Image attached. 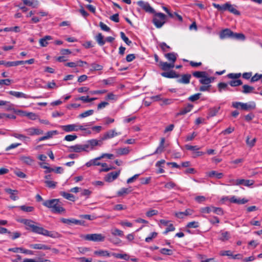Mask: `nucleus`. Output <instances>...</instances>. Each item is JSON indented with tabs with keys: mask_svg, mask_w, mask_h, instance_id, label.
Instances as JSON below:
<instances>
[{
	"mask_svg": "<svg viewBox=\"0 0 262 262\" xmlns=\"http://www.w3.org/2000/svg\"><path fill=\"white\" fill-rule=\"evenodd\" d=\"M93 113L94 110H90L79 114L78 117L80 118H83L92 115Z\"/></svg>",
	"mask_w": 262,
	"mask_h": 262,
	"instance_id": "nucleus-44",
	"label": "nucleus"
},
{
	"mask_svg": "<svg viewBox=\"0 0 262 262\" xmlns=\"http://www.w3.org/2000/svg\"><path fill=\"white\" fill-rule=\"evenodd\" d=\"M229 84L230 86L234 87V86H237L242 85L243 84V82H242V80H241L239 79H235V80H231L229 82Z\"/></svg>",
	"mask_w": 262,
	"mask_h": 262,
	"instance_id": "nucleus-46",
	"label": "nucleus"
},
{
	"mask_svg": "<svg viewBox=\"0 0 262 262\" xmlns=\"http://www.w3.org/2000/svg\"><path fill=\"white\" fill-rule=\"evenodd\" d=\"M85 144L89 145V147H90L91 149L92 150L94 149L95 146L98 145V140L96 139H91L88 141V144Z\"/></svg>",
	"mask_w": 262,
	"mask_h": 262,
	"instance_id": "nucleus-43",
	"label": "nucleus"
},
{
	"mask_svg": "<svg viewBox=\"0 0 262 262\" xmlns=\"http://www.w3.org/2000/svg\"><path fill=\"white\" fill-rule=\"evenodd\" d=\"M193 211L190 209H187L184 212H179L175 213V215L180 219H183L184 216L190 215Z\"/></svg>",
	"mask_w": 262,
	"mask_h": 262,
	"instance_id": "nucleus-20",
	"label": "nucleus"
},
{
	"mask_svg": "<svg viewBox=\"0 0 262 262\" xmlns=\"http://www.w3.org/2000/svg\"><path fill=\"white\" fill-rule=\"evenodd\" d=\"M230 182L233 185H243L246 186H250L254 184V181L245 179L232 180L230 181Z\"/></svg>",
	"mask_w": 262,
	"mask_h": 262,
	"instance_id": "nucleus-9",
	"label": "nucleus"
},
{
	"mask_svg": "<svg viewBox=\"0 0 262 262\" xmlns=\"http://www.w3.org/2000/svg\"><path fill=\"white\" fill-rule=\"evenodd\" d=\"M212 211L218 215H223L224 213L222 209L220 207L212 206Z\"/></svg>",
	"mask_w": 262,
	"mask_h": 262,
	"instance_id": "nucleus-53",
	"label": "nucleus"
},
{
	"mask_svg": "<svg viewBox=\"0 0 262 262\" xmlns=\"http://www.w3.org/2000/svg\"><path fill=\"white\" fill-rule=\"evenodd\" d=\"M111 255L117 258H121L126 260H128L129 259V256L127 254H119L116 253H112Z\"/></svg>",
	"mask_w": 262,
	"mask_h": 262,
	"instance_id": "nucleus-37",
	"label": "nucleus"
},
{
	"mask_svg": "<svg viewBox=\"0 0 262 262\" xmlns=\"http://www.w3.org/2000/svg\"><path fill=\"white\" fill-rule=\"evenodd\" d=\"M120 135H121V133L117 132L115 129L109 130L104 134L102 140L110 139Z\"/></svg>",
	"mask_w": 262,
	"mask_h": 262,
	"instance_id": "nucleus-12",
	"label": "nucleus"
},
{
	"mask_svg": "<svg viewBox=\"0 0 262 262\" xmlns=\"http://www.w3.org/2000/svg\"><path fill=\"white\" fill-rule=\"evenodd\" d=\"M256 104L254 102L249 103H242L241 109L245 111H250L255 109Z\"/></svg>",
	"mask_w": 262,
	"mask_h": 262,
	"instance_id": "nucleus-17",
	"label": "nucleus"
},
{
	"mask_svg": "<svg viewBox=\"0 0 262 262\" xmlns=\"http://www.w3.org/2000/svg\"><path fill=\"white\" fill-rule=\"evenodd\" d=\"M161 75L164 77L169 78H178L180 77V75L177 74L174 71L163 72L161 73Z\"/></svg>",
	"mask_w": 262,
	"mask_h": 262,
	"instance_id": "nucleus-23",
	"label": "nucleus"
},
{
	"mask_svg": "<svg viewBox=\"0 0 262 262\" xmlns=\"http://www.w3.org/2000/svg\"><path fill=\"white\" fill-rule=\"evenodd\" d=\"M220 38L223 39L227 38H229L234 39L244 40L245 39V36L243 33H234L229 29H225L220 33Z\"/></svg>",
	"mask_w": 262,
	"mask_h": 262,
	"instance_id": "nucleus-4",
	"label": "nucleus"
},
{
	"mask_svg": "<svg viewBox=\"0 0 262 262\" xmlns=\"http://www.w3.org/2000/svg\"><path fill=\"white\" fill-rule=\"evenodd\" d=\"M45 183L46 184L48 187L50 188H55L57 184V182L51 180H45Z\"/></svg>",
	"mask_w": 262,
	"mask_h": 262,
	"instance_id": "nucleus-47",
	"label": "nucleus"
},
{
	"mask_svg": "<svg viewBox=\"0 0 262 262\" xmlns=\"http://www.w3.org/2000/svg\"><path fill=\"white\" fill-rule=\"evenodd\" d=\"M21 223L26 225V229L27 230H31L35 233L52 238H57L59 236V234L57 232L49 231L40 226L39 223L32 220L23 219L21 221Z\"/></svg>",
	"mask_w": 262,
	"mask_h": 262,
	"instance_id": "nucleus-1",
	"label": "nucleus"
},
{
	"mask_svg": "<svg viewBox=\"0 0 262 262\" xmlns=\"http://www.w3.org/2000/svg\"><path fill=\"white\" fill-rule=\"evenodd\" d=\"M11 136L17 139L23 140L25 142L30 139V138L24 135L18 133H13L11 135Z\"/></svg>",
	"mask_w": 262,
	"mask_h": 262,
	"instance_id": "nucleus-36",
	"label": "nucleus"
},
{
	"mask_svg": "<svg viewBox=\"0 0 262 262\" xmlns=\"http://www.w3.org/2000/svg\"><path fill=\"white\" fill-rule=\"evenodd\" d=\"M229 3H226L223 5H220L219 4H217L216 3H213L212 6L216 9H217L219 11H225L228 10V6Z\"/></svg>",
	"mask_w": 262,
	"mask_h": 262,
	"instance_id": "nucleus-31",
	"label": "nucleus"
},
{
	"mask_svg": "<svg viewBox=\"0 0 262 262\" xmlns=\"http://www.w3.org/2000/svg\"><path fill=\"white\" fill-rule=\"evenodd\" d=\"M160 253L164 255H171L172 252L170 249L162 248L160 250Z\"/></svg>",
	"mask_w": 262,
	"mask_h": 262,
	"instance_id": "nucleus-63",
	"label": "nucleus"
},
{
	"mask_svg": "<svg viewBox=\"0 0 262 262\" xmlns=\"http://www.w3.org/2000/svg\"><path fill=\"white\" fill-rule=\"evenodd\" d=\"M219 91L222 92L223 90H226L228 89V84L226 83L220 82L217 85Z\"/></svg>",
	"mask_w": 262,
	"mask_h": 262,
	"instance_id": "nucleus-59",
	"label": "nucleus"
},
{
	"mask_svg": "<svg viewBox=\"0 0 262 262\" xmlns=\"http://www.w3.org/2000/svg\"><path fill=\"white\" fill-rule=\"evenodd\" d=\"M159 66L163 70L166 71L169 69L173 68L174 67V64L171 62L168 63L167 62L160 61L159 62Z\"/></svg>",
	"mask_w": 262,
	"mask_h": 262,
	"instance_id": "nucleus-18",
	"label": "nucleus"
},
{
	"mask_svg": "<svg viewBox=\"0 0 262 262\" xmlns=\"http://www.w3.org/2000/svg\"><path fill=\"white\" fill-rule=\"evenodd\" d=\"M9 94L12 96H13L16 98H24L26 99L28 98H33V99H38V98H41L42 97L41 96H33L31 97L30 96L27 95L22 92H15V91H9Z\"/></svg>",
	"mask_w": 262,
	"mask_h": 262,
	"instance_id": "nucleus-10",
	"label": "nucleus"
},
{
	"mask_svg": "<svg viewBox=\"0 0 262 262\" xmlns=\"http://www.w3.org/2000/svg\"><path fill=\"white\" fill-rule=\"evenodd\" d=\"M153 14H154V17L152 19L154 24L158 28L162 27L166 22V16L162 13H158L156 11L155 13Z\"/></svg>",
	"mask_w": 262,
	"mask_h": 262,
	"instance_id": "nucleus-5",
	"label": "nucleus"
},
{
	"mask_svg": "<svg viewBox=\"0 0 262 262\" xmlns=\"http://www.w3.org/2000/svg\"><path fill=\"white\" fill-rule=\"evenodd\" d=\"M52 39V37L51 36L47 35L44 37L39 39V43L41 47H45L47 46L49 44L48 41Z\"/></svg>",
	"mask_w": 262,
	"mask_h": 262,
	"instance_id": "nucleus-29",
	"label": "nucleus"
},
{
	"mask_svg": "<svg viewBox=\"0 0 262 262\" xmlns=\"http://www.w3.org/2000/svg\"><path fill=\"white\" fill-rule=\"evenodd\" d=\"M158 213V211L157 210L151 209L146 213V215L149 217H151L152 216L157 215Z\"/></svg>",
	"mask_w": 262,
	"mask_h": 262,
	"instance_id": "nucleus-60",
	"label": "nucleus"
},
{
	"mask_svg": "<svg viewBox=\"0 0 262 262\" xmlns=\"http://www.w3.org/2000/svg\"><path fill=\"white\" fill-rule=\"evenodd\" d=\"M181 77L177 80V82L183 84H188L190 82V80L191 75L189 74H184L181 75Z\"/></svg>",
	"mask_w": 262,
	"mask_h": 262,
	"instance_id": "nucleus-16",
	"label": "nucleus"
},
{
	"mask_svg": "<svg viewBox=\"0 0 262 262\" xmlns=\"http://www.w3.org/2000/svg\"><path fill=\"white\" fill-rule=\"evenodd\" d=\"M77 138L76 135H68L65 136L64 140L67 141H72Z\"/></svg>",
	"mask_w": 262,
	"mask_h": 262,
	"instance_id": "nucleus-61",
	"label": "nucleus"
},
{
	"mask_svg": "<svg viewBox=\"0 0 262 262\" xmlns=\"http://www.w3.org/2000/svg\"><path fill=\"white\" fill-rule=\"evenodd\" d=\"M29 136L39 135L43 134V130L35 127H30L25 129Z\"/></svg>",
	"mask_w": 262,
	"mask_h": 262,
	"instance_id": "nucleus-13",
	"label": "nucleus"
},
{
	"mask_svg": "<svg viewBox=\"0 0 262 262\" xmlns=\"http://www.w3.org/2000/svg\"><path fill=\"white\" fill-rule=\"evenodd\" d=\"M95 38L97 42L100 46H102L105 44V41L103 39V36L101 33H98Z\"/></svg>",
	"mask_w": 262,
	"mask_h": 262,
	"instance_id": "nucleus-40",
	"label": "nucleus"
},
{
	"mask_svg": "<svg viewBox=\"0 0 262 262\" xmlns=\"http://www.w3.org/2000/svg\"><path fill=\"white\" fill-rule=\"evenodd\" d=\"M121 37L122 39V40L128 46L130 45L132 43V41L129 40L128 37H127L124 33L123 32H121L120 33Z\"/></svg>",
	"mask_w": 262,
	"mask_h": 262,
	"instance_id": "nucleus-56",
	"label": "nucleus"
},
{
	"mask_svg": "<svg viewBox=\"0 0 262 262\" xmlns=\"http://www.w3.org/2000/svg\"><path fill=\"white\" fill-rule=\"evenodd\" d=\"M220 109V107H214L213 108H211L209 110L207 117L209 118L215 116L219 112Z\"/></svg>",
	"mask_w": 262,
	"mask_h": 262,
	"instance_id": "nucleus-35",
	"label": "nucleus"
},
{
	"mask_svg": "<svg viewBox=\"0 0 262 262\" xmlns=\"http://www.w3.org/2000/svg\"><path fill=\"white\" fill-rule=\"evenodd\" d=\"M60 194L61 196H62L64 198L70 200L71 201L74 202L75 200V198L74 195L72 194L64 192V191H61L60 192Z\"/></svg>",
	"mask_w": 262,
	"mask_h": 262,
	"instance_id": "nucleus-34",
	"label": "nucleus"
},
{
	"mask_svg": "<svg viewBox=\"0 0 262 262\" xmlns=\"http://www.w3.org/2000/svg\"><path fill=\"white\" fill-rule=\"evenodd\" d=\"M26 116H27L29 119L35 120L37 119H38V115L34 113H28L26 115Z\"/></svg>",
	"mask_w": 262,
	"mask_h": 262,
	"instance_id": "nucleus-64",
	"label": "nucleus"
},
{
	"mask_svg": "<svg viewBox=\"0 0 262 262\" xmlns=\"http://www.w3.org/2000/svg\"><path fill=\"white\" fill-rule=\"evenodd\" d=\"M129 152L128 147L120 148L116 150V153L119 156L127 155Z\"/></svg>",
	"mask_w": 262,
	"mask_h": 262,
	"instance_id": "nucleus-38",
	"label": "nucleus"
},
{
	"mask_svg": "<svg viewBox=\"0 0 262 262\" xmlns=\"http://www.w3.org/2000/svg\"><path fill=\"white\" fill-rule=\"evenodd\" d=\"M221 235H222V236L220 239L222 241H227L230 238V234L227 231L222 233Z\"/></svg>",
	"mask_w": 262,
	"mask_h": 262,
	"instance_id": "nucleus-55",
	"label": "nucleus"
},
{
	"mask_svg": "<svg viewBox=\"0 0 262 262\" xmlns=\"http://www.w3.org/2000/svg\"><path fill=\"white\" fill-rule=\"evenodd\" d=\"M254 90L255 89L254 87L247 84H245L243 85V90L242 91V92L244 94H249L251 93L257 94L256 92H254Z\"/></svg>",
	"mask_w": 262,
	"mask_h": 262,
	"instance_id": "nucleus-27",
	"label": "nucleus"
},
{
	"mask_svg": "<svg viewBox=\"0 0 262 262\" xmlns=\"http://www.w3.org/2000/svg\"><path fill=\"white\" fill-rule=\"evenodd\" d=\"M165 139L164 138H161L159 145L154 152V154H161L164 151L165 147L168 146L167 144L165 145Z\"/></svg>",
	"mask_w": 262,
	"mask_h": 262,
	"instance_id": "nucleus-15",
	"label": "nucleus"
},
{
	"mask_svg": "<svg viewBox=\"0 0 262 262\" xmlns=\"http://www.w3.org/2000/svg\"><path fill=\"white\" fill-rule=\"evenodd\" d=\"M57 134V130H52L46 133V135L42 137H41L38 139V141H41L43 140H47L52 138L54 135Z\"/></svg>",
	"mask_w": 262,
	"mask_h": 262,
	"instance_id": "nucleus-25",
	"label": "nucleus"
},
{
	"mask_svg": "<svg viewBox=\"0 0 262 262\" xmlns=\"http://www.w3.org/2000/svg\"><path fill=\"white\" fill-rule=\"evenodd\" d=\"M227 76L230 79H237L241 76V73H229Z\"/></svg>",
	"mask_w": 262,
	"mask_h": 262,
	"instance_id": "nucleus-57",
	"label": "nucleus"
},
{
	"mask_svg": "<svg viewBox=\"0 0 262 262\" xmlns=\"http://www.w3.org/2000/svg\"><path fill=\"white\" fill-rule=\"evenodd\" d=\"M5 191L10 194V198L13 201H15L18 199L16 194L18 193V191L16 190H12L10 188L5 189Z\"/></svg>",
	"mask_w": 262,
	"mask_h": 262,
	"instance_id": "nucleus-28",
	"label": "nucleus"
},
{
	"mask_svg": "<svg viewBox=\"0 0 262 262\" xmlns=\"http://www.w3.org/2000/svg\"><path fill=\"white\" fill-rule=\"evenodd\" d=\"M30 247L34 249H39V250H50L51 247L49 246L41 244H31L30 245Z\"/></svg>",
	"mask_w": 262,
	"mask_h": 262,
	"instance_id": "nucleus-21",
	"label": "nucleus"
},
{
	"mask_svg": "<svg viewBox=\"0 0 262 262\" xmlns=\"http://www.w3.org/2000/svg\"><path fill=\"white\" fill-rule=\"evenodd\" d=\"M157 235H158L157 232H153L151 233L150 234L145 238V242L146 243L150 242L152 240V239L156 238L157 236Z\"/></svg>",
	"mask_w": 262,
	"mask_h": 262,
	"instance_id": "nucleus-50",
	"label": "nucleus"
},
{
	"mask_svg": "<svg viewBox=\"0 0 262 262\" xmlns=\"http://www.w3.org/2000/svg\"><path fill=\"white\" fill-rule=\"evenodd\" d=\"M137 4L145 12L152 13H155V10L152 8L147 2L143 1H140L137 2Z\"/></svg>",
	"mask_w": 262,
	"mask_h": 262,
	"instance_id": "nucleus-11",
	"label": "nucleus"
},
{
	"mask_svg": "<svg viewBox=\"0 0 262 262\" xmlns=\"http://www.w3.org/2000/svg\"><path fill=\"white\" fill-rule=\"evenodd\" d=\"M207 175L210 178H216L217 179H221L223 177V173L218 172L215 170H212L208 172Z\"/></svg>",
	"mask_w": 262,
	"mask_h": 262,
	"instance_id": "nucleus-32",
	"label": "nucleus"
},
{
	"mask_svg": "<svg viewBox=\"0 0 262 262\" xmlns=\"http://www.w3.org/2000/svg\"><path fill=\"white\" fill-rule=\"evenodd\" d=\"M261 78H262V74L256 73L251 77L250 81L251 82H254L257 81Z\"/></svg>",
	"mask_w": 262,
	"mask_h": 262,
	"instance_id": "nucleus-58",
	"label": "nucleus"
},
{
	"mask_svg": "<svg viewBox=\"0 0 262 262\" xmlns=\"http://www.w3.org/2000/svg\"><path fill=\"white\" fill-rule=\"evenodd\" d=\"M24 5L36 8L39 5V2L37 0H23Z\"/></svg>",
	"mask_w": 262,
	"mask_h": 262,
	"instance_id": "nucleus-22",
	"label": "nucleus"
},
{
	"mask_svg": "<svg viewBox=\"0 0 262 262\" xmlns=\"http://www.w3.org/2000/svg\"><path fill=\"white\" fill-rule=\"evenodd\" d=\"M81 237L86 241L95 242H103L105 239V236L100 233L88 234Z\"/></svg>",
	"mask_w": 262,
	"mask_h": 262,
	"instance_id": "nucleus-6",
	"label": "nucleus"
},
{
	"mask_svg": "<svg viewBox=\"0 0 262 262\" xmlns=\"http://www.w3.org/2000/svg\"><path fill=\"white\" fill-rule=\"evenodd\" d=\"M193 77L199 78V82L202 84L199 90L202 92L208 91L211 87L210 83L215 79L214 77L209 76L206 71H195L192 72Z\"/></svg>",
	"mask_w": 262,
	"mask_h": 262,
	"instance_id": "nucleus-2",
	"label": "nucleus"
},
{
	"mask_svg": "<svg viewBox=\"0 0 262 262\" xmlns=\"http://www.w3.org/2000/svg\"><path fill=\"white\" fill-rule=\"evenodd\" d=\"M229 201L231 203H236L237 204H244L248 202L247 200H246L245 199H240L239 198H237L235 196H232L229 199Z\"/></svg>",
	"mask_w": 262,
	"mask_h": 262,
	"instance_id": "nucleus-26",
	"label": "nucleus"
},
{
	"mask_svg": "<svg viewBox=\"0 0 262 262\" xmlns=\"http://www.w3.org/2000/svg\"><path fill=\"white\" fill-rule=\"evenodd\" d=\"M20 160L23 163L29 165H31L34 162L33 159L29 156H21Z\"/></svg>",
	"mask_w": 262,
	"mask_h": 262,
	"instance_id": "nucleus-33",
	"label": "nucleus"
},
{
	"mask_svg": "<svg viewBox=\"0 0 262 262\" xmlns=\"http://www.w3.org/2000/svg\"><path fill=\"white\" fill-rule=\"evenodd\" d=\"M89 145L85 144H76L69 147V151L70 152H80L83 151H89L88 148Z\"/></svg>",
	"mask_w": 262,
	"mask_h": 262,
	"instance_id": "nucleus-8",
	"label": "nucleus"
},
{
	"mask_svg": "<svg viewBox=\"0 0 262 262\" xmlns=\"http://www.w3.org/2000/svg\"><path fill=\"white\" fill-rule=\"evenodd\" d=\"M100 165L102 167V168L100 170V172L102 171H108L110 170H111L113 168V167L110 166L108 167L106 163H101Z\"/></svg>",
	"mask_w": 262,
	"mask_h": 262,
	"instance_id": "nucleus-54",
	"label": "nucleus"
},
{
	"mask_svg": "<svg viewBox=\"0 0 262 262\" xmlns=\"http://www.w3.org/2000/svg\"><path fill=\"white\" fill-rule=\"evenodd\" d=\"M43 205L50 208L53 213H64L65 212V209L62 207L59 199L46 200L43 203Z\"/></svg>",
	"mask_w": 262,
	"mask_h": 262,
	"instance_id": "nucleus-3",
	"label": "nucleus"
},
{
	"mask_svg": "<svg viewBox=\"0 0 262 262\" xmlns=\"http://www.w3.org/2000/svg\"><path fill=\"white\" fill-rule=\"evenodd\" d=\"M111 232V233L115 236L118 235L122 237L124 235L123 232L122 230L115 228L112 229Z\"/></svg>",
	"mask_w": 262,
	"mask_h": 262,
	"instance_id": "nucleus-42",
	"label": "nucleus"
},
{
	"mask_svg": "<svg viewBox=\"0 0 262 262\" xmlns=\"http://www.w3.org/2000/svg\"><path fill=\"white\" fill-rule=\"evenodd\" d=\"M94 254L99 256L104 257H109L110 255H112L111 254H110L107 251L102 250L95 251L94 252Z\"/></svg>",
	"mask_w": 262,
	"mask_h": 262,
	"instance_id": "nucleus-39",
	"label": "nucleus"
},
{
	"mask_svg": "<svg viewBox=\"0 0 262 262\" xmlns=\"http://www.w3.org/2000/svg\"><path fill=\"white\" fill-rule=\"evenodd\" d=\"M119 174L120 171L110 172L105 176L104 180L107 182H112L118 178Z\"/></svg>",
	"mask_w": 262,
	"mask_h": 262,
	"instance_id": "nucleus-14",
	"label": "nucleus"
},
{
	"mask_svg": "<svg viewBox=\"0 0 262 262\" xmlns=\"http://www.w3.org/2000/svg\"><path fill=\"white\" fill-rule=\"evenodd\" d=\"M131 192L130 188H122L119 191H118L117 194L118 196H122L124 194H126Z\"/></svg>",
	"mask_w": 262,
	"mask_h": 262,
	"instance_id": "nucleus-41",
	"label": "nucleus"
},
{
	"mask_svg": "<svg viewBox=\"0 0 262 262\" xmlns=\"http://www.w3.org/2000/svg\"><path fill=\"white\" fill-rule=\"evenodd\" d=\"M178 54L174 52L169 53L165 54V57L170 61L171 63L174 64L175 61L177 60Z\"/></svg>",
	"mask_w": 262,
	"mask_h": 262,
	"instance_id": "nucleus-24",
	"label": "nucleus"
},
{
	"mask_svg": "<svg viewBox=\"0 0 262 262\" xmlns=\"http://www.w3.org/2000/svg\"><path fill=\"white\" fill-rule=\"evenodd\" d=\"M199 227V223L196 221L189 222L186 225V227L188 228H196Z\"/></svg>",
	"mask_w": 262,
	"mask_h": 262,
	"instance_id": "nucleus-48",
	"label": "nucleus"
},
{
	"mask_svg": "<svg viewBox=\"0 0 262 262\" xmlns=\"http://www.w3.org/2000/svg\"><path fill=\"white\" fill-rule=\"evenodd\" d=\"M20 208L21 210L27 212H32L34 210V208L33 207L27 206L25 205L20 206Z\"/></svg>",
	"mask_w": 262,
	"mask_h": 262,
	"instance_id": "nucleus-52",
	"label": "nucleus"
},
{
	"mask_svg": "<svg viewBox=\"0 0 262 262\" xmlns=\"http://www.w3.org/2000/svg\"><path fill=\"white\" fill-rule=\"evenodd\" d=\"M256 141V139L255 138L252 139V140H250V138L249 136H248L246 139V143L249 146L252 147L254 145Z\"/></svg>",
	"mask_w": 262,
	"mask_h": 262,
	"instance_id": "nucleus-51",
	"label": "nucleus"
},
{
	"mask_svg": "<svg viewBox=\"0 0 262 262\" xmlns=\"http://www.w3.org/2000/svg\"><path fill=\"white\" fill-rule=\"evenodd\" d=\"M127 208V207L122 204H117L114 206L113 209L114 210L120 211L122 210H125Z\"/></svg>",
	"mask_w": 262,
	"mask_h": 262,
	"instance_id": "nucleus-62",
	"label": "nucleus"
},
{
	"mask_svg": "<svg viewBox=\"0 0 262 262\" xmlns=\"http://www.w3.org/2000/svg\"><path fill=\"white\" fill-rule=\"evenodd\" d=\"M61 222L64 224L71 225L72 224L78 225L80 224V221L74 219H62Z\"/></svg>",
	"mask_w": 262,
	"mask_h": 262,
	"instance_id": "nucleus-30",
	"label": "nucleus"
},
{
	"mask_svg": "<svg viewBox=\"0 0 262 262\" xmlns=\"http://www.w3.org/2000/svg\"><path fill=\"white\" fill-rule=\"evenodd\" d=\"M62 129L66 132H77L79 130H85L86 129L84 126L78 125L76 124H68L61 126Z\"/></svg>",
	"mask_w": 262,
	"mask_h": 262,
	"instance_id": "nucleus-7",
	"label": "nucleus"
},
{
	"mask_svg": "<svg viewBox=\"0 0 262 262\" xmlns=\"http://www.w3.org/2000/svg\"><path fill=\"white\" fill-rule=\"evenodd\" d=\"M227 6H228V11L230 12L237 15H239L240 14L239 11L236 10L230 3H229V5H227Z\"/></svg>",
	"mask_w": 262,
	"mask_h": 262,
	"instance_id": "nucleus-45",
	"label": "nucleus"
},
{
	"mask_svg": "<svg viewBox=\"0 0 262 262\" xmlns=\"http://www.w3.org/2000/svg\"><path fill=\"white\" fill-rule=\"evenodd\" d=\"M200 212L204 214H208L212 212V206H207L201 208L200 209Z\"/></svg>",
	"mask_w": 262,
	"mask_h": 262,
	"instance_id": "nucleus-49",
	"label": "nucleus"
},
{
	"mask_svg": "<svg viewBox=\"0 0 262 262\" xmlns=\"http://www.w3.org/2000/svg\"><path fill=\"white\" fill-rule=\"evenodd\" d=\"M193 105L191 104H188L186 107L183 108L182 110H181L179 113L176 114V117H178L180 115H184L191 111L193 107Z\"/></svg>",
	"mask_w": 262,
	"mask_h": 262,
	"instance_id": "nucleus-19",
	"label": "nucleus"
}]
</instances>
